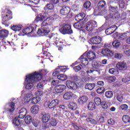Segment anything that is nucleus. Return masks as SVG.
Returning a JSON list of instances; mask_svg holds the SVG:
<instances>
[{"label": "nucleus", "instance_id": "1", "mask_svg": "<svg viewBox=\"0 0 130 130\" xmlns=\"http://www.w3.org/2000/svg\"><path fill=\"white\" fill-rule=\"evenodd\" d=\"M53 25H54V18L52 17H47L42 22L41 27L38 29L37 34L39 36L47 35L50 32L49 28H51Z\"/></svg>", "mask_w": 130, "mask_h": 130}, {"label": "nucleus", "instance_id": "2", "mask_svg": "<svg viewBox=\"0 0 130 130\" xmlns=\"http://www.w3.org/2000/svg\"><path fill=\"white\" fill-rule=\"evenodd\" d=\"M26 77L25 80V88L27 90H30L33 87V84L39 82L42 79V74L36 72Z\"/></svg>", "mask_w": 130, "mask_h": 130}, {"label": "nucleus", "instance_id": "3", "mask_svg": "<svg viewBox=\"0 0 130 130\" xmlns=\"http://www.w3.org/2000/svg\"><path fill=\"white\" fill-rule=\"evenodd\" d=\"M59 31L62 34H73V30L70 24H65L59 29Z\"/></svg>", "mask_w": 130, "mask_h": 130}, {"label": "nucleus", "instance_id": "4", "mask_svg": "<svg viewBox=\"0 0 130 130\" xmlns=\"http://www.w3.org/2000/svg\"><path fill=\"white\" fill-rule=\"evenodd\" d=\"M96 27H97V22L94 20H90L87 22L85 29L87 31L91 32V31H93L94 28H96Z\"/></svg>", "mask_w": 130, "mask_h": 130}, {"label": "nucleus", "instance_id": "5", "mask_svg": "<svg viewBox=\"0 0 130 130\" xmlns=\"http://www.w3.org/2000/svg\"><path fill=\"white\" fill-rule=\"evenodd\" d=\"M67 86L64 85H58L55 86L53 89V92L54 94H58V93H61L63 91L66 90Z\"/></svg>", "mask_w": 130, "mask_h": 130}, {"label": "nucleus", "instance_id": "6", "mask_svg": "<svg viewBox=\"0 0 130 130\" xmlns=\"http://www.w3.org/2000/svg\"><path fill=\"white\" fill-rule=\"evenodd\" d=\"M66 86L69 89H70V90H77V89H78V85H77V83L71 81H67Z\"/></svg>", "mask_w": 130, "mask_h": 130}, {"label": "nucleus", "instance_id": "7", "mask_svg": "<svg viewBox=\"0 0 130 130\" xmlns=\"http://www.w3.org/2000/svg\"><path fill=\"white\" fill-rule=\"evenodd\" d=\"M86 55H87V52L84 53L79 59L80 61V63H82L83 66H88L89 64L88 59L85 57Z\"/></svg>", "mask_w": 130, "mask_h": 130}, {"label": "nucleus", "instance_id": "8", "mask_svg": "<svg viewBox=\"0 0 130 130\" xmlns=\"http://www.w3.org/2000/svg\"><path fill=\"white\" fill-rule=\"evenodd\" d=\"M101 53L105 56H113L114 54L112 51L110 50V49H106L104 48L102 49Z\"/></svg>", "mask_w": 130, "mask_h": 130}, {"label": "nucleus", "instance_id": "9", "mask_svg": "<svg viewBox=\"0 0 130 130\" xmlns=\"http://www.w3.org/2000/svg\"><path fill=\"white\" fill-rule=\"evenodd\" d=\"M118 6V4L115 2L110 3L109 8V10L112 13H116V12H117V11H118V7H117Z\"/></svg>", "mask_w": 130, "mask_h": 130}, {"label": "nucleus", "instance_id": "10", "mask_svg": "<svg viewBox=\"0 0 130 130\" xmlns=\"http://www.w3.org/2000/svg\"><path fill=\"white\" fill-rule=\"evenodd\" d=\"M117 69L120 71H125L126 70L127 66H126V63L124 62H119L117 63L116 66Z\"/></svg>", "mask_w": 130, "mask_h": 130}, {"label": "nucleus", "instance_id": "11", "mask_svg": "<svg viewBox=\"0 0 130 130\" xmlns=\"http://www.w3.org/2000/svg\"><path fill=\"white\" fill-rule=\"evenodd\" d=\"M15 105L14 102L9 103L8 104V108L6 109V111L9 112L10 114H13V112L15 111Z\"/></svg>", "mask_w": 130, "mask_h": 130}, {"label": "nucleus", "instance_id": "12", "mask_svg": "<svg viewBox=\"0 0 130 130\" xmlns=\"http://www.w3.org/2000/svg\"><path fill=\"white\" fill-rule=\"evenodd\" d=\"M90 41L93 44H100L102 41V39L100 36H95L90 39Z\"/></svg>", "mask_w": 130, "mask_h": 130}, {"label": "nucleus", "instance_id": "13", "mask_svg": "<svg viewBox=\"0 0 130 130\" xmlns=\"http://www.w3.org/2000/svg\"><path fill=\"white\" fill-rule=\"evenodd\" d=\"M115 30H116V25H112L111 27L107 28L105 30V33L107 35H110L112 33L114 32Z\"/></svg>", "mask_w": 130, "mask_h": 130}, {"label": "nucleus", "instance_id": "14", "mask_svg": "<svg viewBox=\"0 0 130 130\" xmlns=\"http://www.w3.org/2000/svg\"><path fill=\"white\" fill-rule=\"evenodd\" d=\"M70 12H71V9H70V7H66L60 10V14L63 16H66L67 15H69L70 14Z\"/></svg>", "mask_w": 130, "mask_h": 130}, {"label": "nucleus", "instance_id": "15", "mask_svg": "<svg viewBox=\"0 0 130 130\" xmlns=\"http://www.w3.org/2000/svg\"><path fill=\"white\" fill-rule=\"evenodd\" d=\"M19 114L18 117L19 118H24L26 116V114H27V110L26 108H23L19 110Z\"/></svg>", "mask_w": 130, "mask_h": 130}, {"label": "nucleus", "instance_id": "16", "mask_svg": "<svg viewBox=\"0 0 130 130\" xmlns=\"http://www.w3.org/2000/svg\"><path fill=\"white\" fill-rule=\"evenodd\" d=\"M59 104V102L58 100H52L48 105V107L50 108V109H51V108H54L55 106L57 105H58Z\"/></svg>", "mask_w": 130, "mask_h": 130}, {"label": "nucleus", "instance_id": "17", "mask_svg": "<svg viewBox=\"0 0 130 130\" xmlns=\"http://www.w3.org/2000/svg\"><path fill=\"white\" fill-rule=\"evenodd\" d=\"M35 31V29H34V27L33 26H29L28 27H26L24 28L22 32L24 34H30Z\"/></svg>", "mask_w": 130, "mask_h": 130}, {"label": "nucleus", "instance_id": "18", "mask_svg": "<svg viewBox=\"0 0 130 130\" xmlns=\"http://www.w3.org/2000/svg\"><path fill=\"white\" fill-rule=\"evenodd\" d=\"M39 111V106L35 105L32 106L30 108V112L32 114H37Z\"/></svg>", "mask_w": 130, "mask_h": 130}, {"label": "nucleus", "instance_id": "19", "mask_svg": "<svg viewBox=\"0 0 130 130\" xmlns=\"http://www.w3.org/2000/svg\"><path fill=\"white\" fill-rule=\"evenodd\" d=\"M86 14L84 13H79L75 16V19L77 22H80V21H82L85 18Z\"/></svg>", "mask_w": 130, "mask_h": 130}, {"label": "nucleus", "instance_id": "20", "mask_svg": "<svg viewBox=\"0 0 130 130\" xmlns=\"http://www.w3.org/2000/svg\"><path fill=\"white\" fill-rule=\"evenodd\" d=\"M86 52V56L89 60H93V59H95V58H96V54H95V53L93 52Z\"/></svg>", "mask_w": 130, "mask_h": 130}, {"label": "nucleus", "instance_id": "21", "mask_svg": "<svg viewBox=\"0 0 130 130\" xmlns=\"http://www.w3.org/2000/svg\"><path fill=\"white\" fill-rule=\"evenodd\" d=\"M87 101H88V97H87L86 96H81L78 99V103L81 105L85 104V103H87Z\"/></svg>", "mask_w": 130, "mask_h": 130}, {"label": "nucleus", "instance_id": "22", "mask_svg": "<svg viewBox=\"0 0 130 130\" xmlns=\"http://www.w3.org/2000/svg\"><path fill=\"white\" fill-rule=\"evenodd\" d=\"M9 35V30L7 29L0 30V38H5L8 37Z\"/></svg>", "mask_w": 130, "mask_h": 130}, {"label": "nucleus", "instance_id": "23", "mask_svg": "<svg viewBox=\"0 0 130 130\" xmlns=\"http://www.w3.org/2000/svg\"><path fill=\"white\" fill-rule=\"evenodd\" d=\"M50 119V115L49 114H45L42 117V120L44 123L48 122Z\"/></svg>", "mask_w": 130, "mask_h": 130}, {"label": "nucleus", "instance_id": "24", "mask_svg": "<svg viewBox=\"0 0 130 130\" xmlns=\"http://www.w3.org/2000/svg\"><path fill=\"white\" fill-rule=\"evenodd\" d=\"M13 18L12 14H6L2 17V20L4 22H8L9 20H11Z\"/></svg>", "mask_w": 130, "mask_h": 130}, {"label": "nucleus", "instance_id": "25", "mask_svg": "<svg viewBox=\"0 0 130 130\" xmlns=\"http://www.w3.org/2000/svg\"><path fill=\"white\" fill-rule=\"evenodd\" d=\"M94 87L95 83H87L85 86V89L90 90V91H91V90L93 89Z\"/></svg>", "mask_w": 130, "mask_h": 130}, {"label": "nucleus", "instance_id": "26", "mask_svg": "<svg viewBox=\"0 0 130 130\" xmlns=\"http://www.w3.org/2000/svg\"><path fill=\"white\" fill-rule=\"evenodd\" d=\"M87 108L89 110H94L96 108V106L94 102H90L88 103Z\"/></svg>", "mask_w": 130, "mask_h": 130}, {"label": "nucleus", "instance_id": "27", "mask_svg": "<svg viewBox=\"0 0 130 130\" xmlns=\"http://www.w3.org/2000/svg\"><path fill=\"white\" fill-rule=\"evenodd\" d=\"M72 96H73V93L72 92H67L63 95V98L66 100H69L72 98Z\"/></svg>", "mask_w": 130, "mask_h": 130}, {"label": "nucleus", "instance_id": "28", "mask_svg": "<svg viewBox=\"0 0 130 130\" xmlns=\"http://www.w3.org/2000/svg\"><path fill=\"white\" fill-rule=\"evenodd\" d=\"M44 19H45V16H44V15H43L42 14H40L35 19V21H36V22H39V21H43Z\"/></svg>", "mask_w": 130, "mask_h": 130}, {"label": "nucleus", "instance_id": "29", "mask_svg": "<svg viewBox=\"0 0 130 130\" xmlns=\"http://www.w3.org/2000/svg\"><path fill=\"white\" fill-rule=\"evenodd\" d=\"M53 9H54V6L51 4H47L44 7L45 11H51Z\"/></svg>", "mask_w": 130, "mask_h": 130}, {"label": "nucleus", "instance_id": "30", "mask_svg": "<svg viewBox=\"0 0 130 130\" xmlns=\"http://www.w3.org/2000/svg\"><path fill=\"white\" fill-rule=\"evenodd\" d=\"M109 73L112 75H118L119 72L118 70L116 68H112L109 69Z\"/></svg>", "mask_w": 130, "mask_h": 130}, {"label": "nucleus", "instance_id": "31", "mask_svg": "<svg viewBox=\"0 0 130 130\" xmlns=\"http://www.w3.org/2000/svg\"><path fill=\"white\" fill-rule=\"evenodd\" d=\"M116 98L118 101H119V102H122V99H123V98L122 97L121 91H117Z\"/></svg>", "mask_w": 130, "mask_h": 130}, {"label": "nucleus", "instance_id": "32", "mask_svg": "<svg viewBox=\"0 0 130 130\" xmlns=\"http://www.w3.org/2000/svg\"><path fill=\"white\" fill-rule=\"evenodd\" d=\"M105 6H106V2L104 1H100L98 4L99 9H103Z\"/></svg>", "mask_w": 130, "mask_h": 130}, {"label": "nucleus", "instance_id": "33", "mask_svg": "<svg viewBox=\"0 0 130 130\" xmlns=\"http://www.w3.org/2000/svg\"><path fill=\"white\" fill-rule=\"evenodd\" d=\"M86 121L89 122V123H91V124H97V121L91 117L86 118Z\"/></svg>", "mask_w": 130, "mask_h": 130}, {"label": "nucleus", "instance_id": "34", "mask_svg": "<svg viewBox=\"0 0 130 130\" xmlns=\"http://www.w3.org/2000/svg\"><path fill=\"white\" fill-rule=\"evenodd\" d=\"M20 120L19 118L15 117L13 119V124L14 125H15V126H19L20 125Z\"/></svg>", "mask_w": 130, "mask_h": 130}, {"label": "nucleus", "instance_id": "35", "mask_svg": "<svg viewBox=\"0 0 130 130\" xmlns=\"http://www.w3.org/2000/svg\"><path fill=\"white\" fill-rule=\"evenodd\" d=\"M25 122L26 124H29L32 122V117L30 115L26 116L25 118Z\"/></svg>", "mask_w": 130, "mask_h": 130}, {"label": "nucleus", "instance_id": "36", "mask_svg": "<svg viewBox=\"0 0 130 130\" xmlns=\"http://www.w3.org/2000/svg\"><path fill=\"white\" fill-rule=\"evenodd\" d=\"M122 120L125 123L130 122V117L127 115H125L122 117Z\"/></svg>", "mask_w": 130, "mask_h": 130}, {"label": "nucleus", "instance_id": "37", "mask_svg": "<svg viewBox=\"0 0 130 130\" xmlns=\"http://www.w3.org/2000/svg\"><path fill=\"white\" fill-rule=\"evenodd\" d=\"M68 108L71 110H76L77 108V104L76 103H71L68 105Z\"/></svg>", "mask_w": 130, "mask_h": 130}, {"label": "nucleus", "instance_id": "38", "mask_svg": "<svg viewBox=\"0 0 130 130\" xmlns=\"http://www.w3.org/2000/svg\"><path fill=\"white\" fill-rule=\"evenodd\" d=\"M94 103H95L96 105H98V106L101 105V104L102 103V102H101V99L99 97H95L94 98Z\"/></svg>", "mask_w": 130, "mask_h": 130}, {"label": "nucleus", "instance_id": "39", "mask_svg": "<svg viewBox=\"0 0 130 130\" xmlns=\"http://www.w3.org/2000/svg\"><path fill=\"white\" fill-rule=\"evenodd\" d=\"M119 36L121 40H124V39H126L128 37V33L121 34Z\"/></svg>", "mask_w": 130, "mask_h": 130}, {"label": "nucleus", "instance_id": "40", "mask_svg": "<svg viewBox=\"0 0 130 130\" xmlns=\"http://www.w3.org/2000/svg\"><path fill=\"white\" fill-rule=\"evenodd\" d=\"M11 29L13 31H20L22 29V27L20 25H13L11 27Z\"/></svg>", "mask_w": 130, "mask_h": 130}, {"label": "nucleus", "instance_id": "41", "mask_svg": "<svg viewBox=\"0 0 130 130\" xmlns=\"http://www.w3.org/2000/svg\"><path fill=\"white\" fill-rule=\"evenodd\" d=\"M57 79L61 81H66V80L68 79V76L67 75H64L63 74H61L58 76Z\"/></svg>", "mask_w": 130, "mask_h": 130}, {"label": "nucleus", "instance_id": "42", "mask_svg": "<svg viewBox=\"0 0 130 130\" xmlns=\"http://www.w3.org/2000/svg\"><path fill=\"white\" fill-rule=\"evenodd\" d=\"M39 99V97H36L31 99V103H32V104H37V103L39 102V100H38Z\"/></svg>", "mask_w": 130, "mask_h": 130}, {"label": "nucleus", "instance_id": "43", "mask_svg": "<svg viewBox=\"0 0 130 130\" xmlns=\"http://www.w3.org/2000/svg\"><path fill=\"white\" fill-rule=\"evenodd\" d=\"M105 96L107 98H112V96H113V93L111 91H106Z\"/></svg>", "mask_w": 130, "mask_h": 130}, {"label": "nucleus", "instance_id": "44", "mask_svg": "<svg viewBox=\"0 0 130 130\" xmlns=\"http://www.w3.org/2000/svg\"><path fill=\"white\" fill-rule=\"evenodd\" d=\"M112 46L115 48H117L118 47H119L120 46V42H119L118 41H115L112 43Z\"/></svg>", "mask_w": 130, "mask_h": 130}, {"label": "nucleus", "instance_id": "45", "mask_svg": "<svg viewBox=\"0 0 130 130\" xmlns=\"http://www.w3.org/2000/svg\"><path fill=\"white\" fill-rule=\"evenodd\" d=\"M119 108L121 110L123 111H125L127 110V108H128V106L126 104L121 105L119 107Z\"/></svg>", "mask_w": 130, "mask_h": 130}, {"label": "nucleus", "instance_id": "46", "mask_svg": "<svg viewBox=\"0 0 130 130\" xmlns=\"http://www.w3.org/2000/svg\"><path fill=\"white\" fill-rule=\"evenodd\" d=\"M108 81L109 83H113V82H115L116 81V77L115 76H110L108 78Z\"/></svg>", "mask_w": 130, "mask_h": 130}, {"label": "nucleus", "instance_id": "47", "mask_svg": "<svg viewBox=\"0 0 130 130\" xmlns=\"http://www.w3.org/2000/svg\"><path fill=\"white\" fill-rule=\"evenodd\" d=\"M81 116L82 118H84V117H85V118L93 117V114H92L90 113H87V114H86L85 113H83Z\"/></svg>", "mask_w": 130, "mask_h": 130}, {"label": "nucleus", "instance_id": "48", "mask_svg": "<svg viewBox=\"0 0 130 130\" xmlns=\"http://www.w3.org/2000/svg\"><path fill=\"white\" fill-rule=\"evenodd\" d=\"M118 5L121 9H123L125 6V3L123 2V0H119Z\"/></svg>", "mask_w": 130, "mask_h": 130}, {"label": "nucleus", "instance_id": "49", "mask_svg": "<svg viewBox=\"0 0 130 130\" xmlns=\"http://www.w3.org/2000/svg\"><path fill=\"white\" fill-rule=\"evenodd\" d=\"M74 27L76 29H81V28H83V25L79 22H76L74 24Z\"/></svg>", "mask_w": 130, "mask_h": 130}, {"label": "nucleus", "instance_id": "50", "mask_svg": "<svg viewBox=\"0 0 130 130\" xmlns=\"http://www.w3.org/2000/svg\"><path fill=\"white\" fill-rule=\"evenodd\" d=\"M39 123H40V121L38 120V119H34L32 121V124L36 127L39 126Z\"/></svg>", "mask_w": 130, "mask_h": 130}, {"label": "nucleus", "instance_id": "51", "mask_svg": "<svg viewBox=\"0 0 130 130\" xmlns=\"http://www.w3.org/2000/svg\"><path fill=\"white\" fill-rule=\"evenodd\" d=\"M101 105L103 109H107V108H108V105L106 102H102Z\"/></svg>", "mask_w": 130, "mask_h": 130}, {"label": "nucleus", "instance_id": "52", "mask_svg": "<svg viewBox=\"0 0 130 130\" xmlns=\"http://www.w3.org/2000/svg\"><path fill=\"white\" fill-rule=\"evenodd\" d=\"M50 124L52 125V126H56L57 124V121L55 119H52L50 122Z\"/></svg>", "mask_w": 130, "mask_h": 130}, {"label": "nucleus", "instance_id": "53", "mask_svg": "<svg viewBox=\"0 0 130 130\" xmlns=\"http://www.w3.org/2000/svg\"><path fill=\"white\" fill-rule=\"evenodd\" d=\"M43 88H44V84L42 83H39L37 85L38 90H43Z\"/></svg>", "mask_w": 130, "mask_h": 130}, {"label": "nucleus", "instance_id": "54", "mask_svg": "<svg viewBox=\"0 0 130 130\" xmlns=\"http://www.w3.org/2000/svg\"><path fill=\"white\" fill-rule=\"evenodd\" d=\"M84 7L85 9H89V8L91 7V2H90V1H86L84 3Z\"/></svg>", "mask_w": 130, "mask_h": 130}, {"label": "nucleus", "instance_id": "55", "mask_svg": "<svg viewBox=\"0 0 130 130\" xmlns=\"http://www.w3.org/2000/svg\"><path fill=\"white\" fill-rule=\"evenodd\" d=\"M121 81L123 83H127V82H129L130 81V77H124L122 78Z\"/></svg>", "mask_w": 130, "mask_h": 130}, {"label": "nucleus", "instance_id": "56", "mask_svg": "<svg viewBox=\"0 0 130 130\" xmlns=\"http://www.w3.org/2000/svg\"><path fill=\"white\" fill-rule=\"evenodd\" d=\"M81 69H82V65L81 64H79V65L76 66L74 68V71H75V72H79V71H81Z\"/></svg>", "mask_w": 130, "mask_h": 130}, {"label": "nucleus", "instance_id": "57", "mask_svg": "<svg viewBox=\"0 0 130 130\" xmlns=\"http://www.w3.org/2000/svg\"><path fill=\"white\" fill-rule=\"evenodd\" d=\"M112 46H111V44H105L104 45V48L105 49H110L111 48Z\"/></svg>", "mask_w": 130, "mask_h": 130}, {"label": "nucleus", "instance_id": "58", "mask_svg": "<svg viewBox=\"0 0 130 130\" xmlns=\"http://www.w3.org/2000/svg\"><path fill=\"white\" fill-rule=\"evenodd\" d=\"M58 84H59V81L56 80H53L51 82L52 86H56V85H58Z\"/></svg>", "mask_w": 130, "mask_h": 130}, {"label": "nucleus", "instance_id": "59", "mask_svg": "<svg viewBox=\"0 0 130 130\" xmlns=\"http://www.w3.org/2000/svg\"><path fill=\"white\" fill-rule=\"evenodd\" d=\"M122 57V55L121 53H115V58H118V59H120Z\"/></svg>", "mask_w": 130, "mask_h": 130}, {"label": "nucleus", "instance_id": "60", "mask_svg": "<svg viewBox=\"0 0 130 130\" xmlns=\"http://www.w3.org/2000/svg\"><path fill=\"white\" fill-rule=\"evenodd\" d=\"M108 123L109 124H111V125H114V124H115V121H114L113 119H110L108 120Z\"/></svg>", "mask_w": 130, "mask_h": 130}, {"label": "nucleus", "instance_id": "61", "mask_svg": "<svg viewBox=\"0 0 130 130\" xmlns=\"http://www.w3.org/2000/svg\"><path fill=\"white\" fill-rule=\"evenodd\" d=\"M29 2L34 5H38L40 2V0H29Z\"/></svg>", "mask_w": 130, "mask_h": 130}, {"label": "nucleus", "instance_id": "62", "mask_svg": "<svg viewBox=\"0 0 130 130\" xmlns=\"http://www.w3.org/2000/svg\"><path fill=\"white\" fill-rule=\"evenodd\" d=\"M98 121H99V122H100V123H103V122H104V117H99L98 118Z\"/></svg>", "mask_w": 130, "mask_h": 130}, {"label": "nucleus", "instance_id": "63", "mask_svg": "<svg viewBox=\"0 0 130 130\" xmlns=\"http://www.w3.org/2000/svg\"><path fill=\"white\" fill-rule=\"evenodd\" d=\"M35 95L36 96H42V95H43V92L41 91H38L35 92Z\"/></svg>", "mask_w": 130, "mask_h": 130}, {"label": "nucleus", "instance_id": "64", "mask_svg": "<svg viewBox=\"0 0 130 130\" xmlns=\"http://www.w3.org/2000/svg\"><path fill=\"white\" fill-rule=\"evenodd\" d=\"M124 53H125V54L126 55H127V56H130V49H129L126 51H124Z\"/></svg>", "mask_w": 130, "mask_h": 130}]
</instances>
